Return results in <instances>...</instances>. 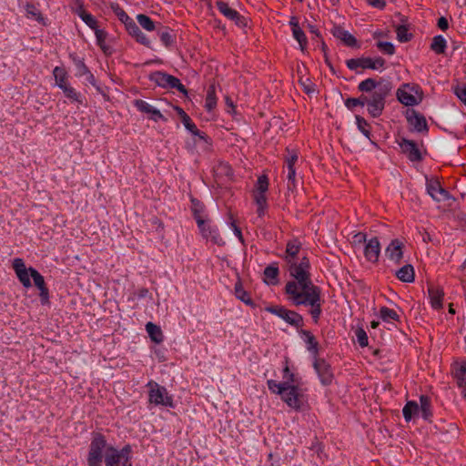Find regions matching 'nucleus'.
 Segmentation results:
<instances>
[{
	"label": "nucleus",
	"mask_w": 466,
	"mask_h": 466,
	"mask_svg": "<svg viewBox=\"0 0 466 466\" xmlns=\"http://www.w3.org/2000/svg\"><path fill=\"white\" fill-rule=\"evenodd\" d=\"M446 40L441 35L434 36L432 39V43L431 45V48L436 54H443L446 48Z\"/></svg>",
	"instance_id": "37"
},
{
	"label": "nucleus",
	"mask_w": 466,
	"mask_h": 466,
	"mask_svg": "<svg viewBox=\"0 0 466 466\" xmlns=\"http://www.w3.org/2000/svg\"><path fill=\"white\" fill-rule=\"evenodd\" d=\"M112 8L116 15L118 17V19L125 25H127L129 21L132 20L118 5H112Z\"/></svg>",
	"instance_id": "45"
},
{
	"label": "nucleus",
	"mask_w": 466,
	"mask_h": 466,
	"mask_svg": "<svg viewBox=\"0 0 466 466\" xmlns=\"http://www.w3.org/2000/svg\"><path fill=\"white\" fill-rule=\"evenodd\" d=\"M288 187L292 189L296 187V170L295 167H287Z\"/></svg>",
	"instance_id": "50"
},
{
	"label": "nucleus",
	"mask_w": 466,
	"mask_h": 466,
	"mask_svg": "<svg viewBox=\"0 0 466 466\" xmlns=\"http://www.w3.org/2000/svg\"><path fill=\"white\" fill-rule=\"evenodd\" d=\"M380 252V242H379L378 238H370L367 242V244L365 246V249H364V254H365L366 258L369 261L376 262L379 259Z\"/></svg>",
	"instance_id": "16"
},
{
	"label": "nucleus",
	"mask_w": 466,
	"mask_h": 466,
	"mask_svg": "<svg viewBox=\"0 0 466 466\" xmlns=\"http://www.w3.org/2000/svg\"><path fill=\"white\" fill-rule=\"evenodd\" d=\"M126 25V28L127 30L128 31V33L135 38L136 35L140 33V29L139 27L137 26V25L133 21V19L131 21H129Z\"/></svg>",
	"instance_id": "53"
},
{
	"label": "nucleus",
	"mask_w": 466,
	"mask_h": 466,
	"mask_svg": "<svg viewBox=\"0 0 466 466\" xmlns=\"http://www.w3.org/2000/svg\"><path fill=\"white\" fill-rule=\"evenodd\" d=\"M401 150L407 154L411 161L419 160L420 158V151L415 143L410 140L403 139L400 144Z\"/></svg>",
	"instance_id": "21"
},
{
	"label": "nucleus",
	"mask_w": 466,
	"mask_h": 466,
	"mask_svg": "<svg viewBox=\"0 0 466 466\" xmlns=\"http://www.w3.org/2000/svg\"><path fill=\"white\" fill-rule=\"evenodd\" d=\"M396 275L403 282L410 283L414 281V269L411 265L403 266L397 271Z\"/></svg>",
	"instance_id": "27"
},
{
	"label": "nucleus",
	"mask_w": 466,
	"mask_h": 466,
	"mask_svg": "<svg viewBox=\"0 0 466 466\" xmlns=\"http://www.w3.org/2000/svg\"><path fill=\"white\" fill-rule=\"evenodd\" d=\"M135 106L139 111L147 114L154 121L164 119V116L159 110L156 109L153 106L144 100H136Z\"/></svg>",
	"instance_id": "17"
},
{
	"label": "nucleus",
	"mask_w": 466,
	"mask_h": 466,
	"mask_svg": "<svg viewBox=\"0 0 466 466\" xmlns=\"http://www.w3.org/2000/svg\"><path fill=\"white\" fill-rule=\"evenodd\" d=\"M402 248V242H400L399 239H393L387 247L385 254L389 259L395 262H400L403 256Z\"/></svg>",
	"instance_id": "15"
},
{
	"label": "nucleus",
	"mask_w": 466,
	"mask_h": 466,
	"mask_svg": "<svg viewBox=\"0 0 466 466\" xmlns=\"http://www.w3.org/2000/svg\"><path fill=\"white\" fill-rule=\"evenodd\" d=\"M366 96H362L360 98H349L346 100L345 105L348 108L352 109L357 106H364L366 105L365 98Z\"/></svg>",
	"instance_id": "49"
},
{
	"label": "nucleus",
	"mask_w": 466,
	"mask_h": 466,
	"mask_svg": "<svg viewBox=\"0 0 466 466\" xmlns=\"http://www.w3.org/2000/svg\"><path fill=\"white\" fill-rule=\"evenodd\" d=\"M309 263L306 258H302L299 265H292L289 268L294 280L289 281L285 289L289 299L294 305H305L311 308L309 313L317 322L321 314L322 300L320 289L309 279Z\"/></svg>",
	"instance_id": "1"
},
{
	"label": "nucleus",
	"mask_w": 466,
	"mask_h": 466,
	"mask_svg": "<svg viewBox=\"0 0 466 466\" xmlns=\"http://www.w3.org/2000/svg\"><path fill=\"white\" fill-rule=\"evenodd\" d=\"M268 189V180L266 176H260L258 179L256 188L253 193L266 194Z\"/></svg>",
	"instance_id": "42"
},
{
	"label": "nucleus",
	"mask_w": 466,
	"mask_h": 466,
	"mask_svg": "<svg viewBox=\"0 0 466 466\" xmlns=\"http://www.w3.org/2000/svg\"><path fill=\"white\" fill-rule=\"evenodd\" d=\"M377 46L381 52L390 56L393 55L395 52V47L390 42L380 41L377 43Z\"/></svg>",
	"instance_id": "47"
},
{
	"label": "nucleus",
	"mask_w": 466,
	"mask_h": 466,
	"mask_svg": "<svg viewBox=\"0 0 466 466\" xmlns=\"http://www.w3.org/2000/svg\"><path fill=\"white\" fill-rule=\"evenodd\" d=\"M161 41L166 45L169 46L172 42L171 35L167 31H163L159 35Z\"/></svg>",
	"instance_id": "60"
},
{
	"label": "nucleus",
	"mask_w": 466,
	"mask_h": 466,
	"mask_svg": "<svg viewBox=\"0 0 466 466\" xmlns=\"http://www.w3.org/2000/svg\"><path fill=\"white\" fill-rule=\"evenodd\" d=\"M398 100L406 106L420 104L423 99V92L416 84H403L397 90Z\"/></svg>",
	"instance_id": "5"
},
{
	"label": "nucleus",
	"mask_w": 466,
	"mask_h": 466,
	"mask_svg": "<svg viewBox=\"0 0 466 466\" xmlns=\"http://www.w3.org/2000/svg\"><path fill=\"white\" fill-rule=\"evenodd\" d=\"M182 122H183L185 127L188 131H190L194 136L198 137V142L202 141L204 143H208V137L199 132V130L197 128L196 125L191 122L189 116H187V117L184 116V119L182 120Z\"/></svg>",
	"instance_id": "28"
},
{
	"label": "nucleus",
	"mask_w": 466,
	"mask_h": 466,
	"mask_svg": "<svg viewBox=\"0 0 466 466\" xmlns=\"http://www.w3.org/2000/svg\"><path fill=\"white\" fill-rule=\"evenodd\" d=\"M391 88V85L389 82H386L372 93L370 98H368L367 96L364 98L368 106V111L372 116L376 117L381 114L384 108L385 97L389 95Z\"/></svg>",
	"instance_id": "4"
},
{
	"label": "nucleus",
	"mask_w": 466,
	"mask_h": 466,
	"mask_svg": "<svg viewBox=\"0 0 466 466\" xmlns=\"http://www.w3.org/2000/svg\"><path fill=\"white\" fill-rule=\"evenodd\" d=\"M53 76L56 80V85L60 89L64 88V86L70 85L68 83V75L65 68L56 66L53 70Z\"/></svg>",
	"instance_id": "24"
},
{
	"label": "nucleus",
	"mask_w": 466,
	"mask_h": 466,
	"mask_svg": "<svg viewBox=\"0 0 466 466\" xmlns=\"http://www.w3.org/2000/svg\"><path fill=\"white\" fill-rule=\"evenodd\" d=\"M298 160V155L295 152H289V156L286 158L287 167H294L295 163Z\"/></svg>",
	"instance_id": "56"
},
{
	"label": "nucleus",
	"mask_w": 466,
	"mask_h": 466,
	"mask_svg": "<svg viewBox=\"0 0 466 466\" xmlns=\"http://www.w3.org/2000/svg\"><path fill=\"white\" fill-rule=\"evenodd\" d=\"M235 292L238 299H239L243 302L247 304L250 302L248 295L240 287L236 286Z\"/></svg>",
	"instance_id": "54"
},
{
	"label": "nucleus",
	"mask_w": 466,
	"mask_h": 466,
	"mask_svg": "<svg viewBox=\"0 0 466 466\" xmlns=\"http://www.w3.org/2000/svg\"><path fill=\"white\" fill-rule=\"evenodd\" d=\"M406 118L409 125L416 131H423L427 129V123L425 117L416 112L414 109H408L406 112Z\"/></svg>",
	"instance_id": "14"
},
{
	"label": "nucleus",
	"mask_w": 466,
	"mask_h": 466,
	"mask_svg": "<svg viewBox=\"0 0 466 466\" xmlns=\"http://www.w3.org/2000/svg\"><path fill=\"white\" fill-rule=\"evenodd\" d=\"M299 245L296 240L290 241L288 243L285 258H286L288 264L289 265V268L292 265H299V263L295 262V258H296L297 254L299 253Z\"/></svg>",
	"instance_id": "23"
},
{
	"label": "nucleus",
	"mask_w": 466,
	"mask_h": 466,
	"mask_svg": "<svg viewBox=\"0 0 466 466\" xmlns=\"http://www.w3.org/2000/svg\"><path fill=\"white\" fill-rule=\"evenodd\" d=\"M369 4L376 8L382 9L386 3L384 0H368Z\"/></svg>",
	"instance_id": "63"
},
{
	"label": "nucleus",
	"mask_w": 466,
	"mask_h": 466,
	"mask_svg": "<svg viewBox=\"0 0 466 466\" xmlns=\"http://www.w3.org/2000/svg\"><path fill=\"white\" fill-rule=\"evenodd\" d=\"M146 330L148 333L150 339L156 343H161L164 339V336L160 327L157 325L148 322L146 325Z\"/></svg>",
	"instance_id": "26"
},
{
	"label": "nucleus",
	"mask_w": 466,
	"mask_h": 466,
	"mask_svg": "<svg viewBox=\"0 0 466 466\" xmlns=\"http://www.w3.org/2000/svg\"><path fill=\"white\" fill-rule=\"evenodd\" d=\"M135 39H136L138 43H140V44H142V45H144V46H147V47H151V42H150V40L147 37V35H146L142 31H140V33H138V34L136 35Z\"/></svg>",
	"instance_id": "55"
},
{
	"label": "nucleus",
	"mask_w": 466,
	"mask_h": 466,
	"mask_svg": "<svg viewBox=\"0 0 466 466\" xmlns=\"http://www.w3.org/2000/svg\"><path fill=\"white\" fill-rule=\"evenodd\" d=\"M304 340L307 344V349L313 352L314 355L318 353V342L314 336L309 331H303Z\"/></svg>",
	"instance_id": "40"
},
{
	"label": "nucleus",
	"mask_w": 466,
	"mask_h": 466,
	"mask_svg": "<svg viewBox=\"0 0 466 466\" xmlns=\"http://www.w3.org/2000/svg\"><path fill=\"white\" fill-rule=\"evenodd\" d=\"M26 17L29 19H34L39 23L44 24V17L42 16L40 11L33 5H26Z\"/></svg>",
	"instance_id": "39"
},
{
	"label": "nucleus",
	"mask_w": 466,
	"mask_h": 466,
	"mask_svg": "<svg viewBox=\"0 0 466 466\" xmlns=\"http://www.w3.org/2000/svg\"><path fill=\"white\" fill-rule=\"evenodd\" d=\"M385 65V60L381 57H362L357 59H350L347 61V66L350 69L355 70L359 67L366 69H373V70H381L383 69Z\"/></svg>",
	"instance_id": "10"
},
{
	"label": "nucleus",
	"mask_w": 466,
	"mask_h": 466,
	"mask_svg": "<svg viewBox=\"0 0 466 466\" xmlns=\"http://www.w3.org/2000/svg\"><path fill=\"white\" fill-rule=\"evenodd\" d=\"M14 270L25 288H30L32 283L30 278L33 279L36 288L40 290V297L43 303L48 301V289L46 287L43 276L33 268H26L22 258H15L13 261Z\"/></svg>",
	"instance_id": "3"
},
{
	"label": "nucleus",
	"mask_w": 466,
	"mask_h": 466,
	"mask_svg": "<svg viewBox=\"0 0 466 466\" xmlns=\"http://www.w3.org/2000/svg\"><path fill=\"white\" fill-rule=\"evenodd\" d=\"M355 333H356V337H357L359 344L361 347H366L368 345V336H367L366 331L363 329L359 328V329H357Z\"/></svg>",
	"instance_id": "52"
},
{
	"label": "nucleus",
	"mask_w": 466,
	"mask_h": 466,
	"mask_svg": "<svg viewBox=\"0 0 466 466\" xmlns=\"http://www.w3.org/2000/svg\"><path fill=\"white\" fill-rule=\"evenodd\" d=\"M231 228L233 229L234 234L236 237L240 240L243 241L242 233L240 228L235 224V222H231Z\"/></svg>",
	"instance_id": "64"
},
{
	"label": "nucleus",
	"mask_w": 466,
	"mask_h": 466,
	"mask_svg": "<svg viewBox=\"0 0 466 466\" xmlns=\"http://www.w3.org/2000/svg\"><path fill=\"white\" fill-rule=\"evenodd\" d=\"M197 223L200 229L202 236L206 238H208V226H211L208 220H207L204 216L197 217Z\"/></svg>",
	"instance_id": "41"
},
{
	"label": "nucleus",
	"mask_w": 466,
	"mask_h": 466,
	"mask_svg": "<svg viewBox=\"0 0 466 466\" xmlns=\"http://www.w3.org/2000/svg\"><path fill=\"white\" fill-rule=\"evenodd\" d=\"M192 203H193L192 209H193V212H194V217L197 219L198 216H203L202 213L204 211V208H203V206L200 203H198V202H197L195 200H192Z\"/></svg>",
	"instance_id": "57"
},
{
	"label": "nucleus",
	"mask_w": 466,
	"mask_h": 466,
	"mask_svg": "<svg viewBox=\"0 0 466 466\" xmlns=\"http://www.w3.org/2000/svg\"><path fill=\"white\" fill-rule=\"evenodd\" d=\"M76 67H77V69H78V71H79V73H80L81 75H84V74L88 73V69H87V67L86 66V65H85V63L83 62V60H80V59L76 60Z\"/></svg>",
	"instance_id": "61"
},
{
	"label": "nucleus",
	"mask_w": 466,
	"mask_h": 466,
	"mask_svg": "<svg viewBox=\"0 0 466 466\" xmlns=\"http://www.w3.org/2000/svg\"><path fill=\"white\" fill-rule=\"evenodd\" d=\"M106 440L102 435L94 437L88 452V466H100L102 461V453L106 451Z\"/></svg>",
	"instance_id": "8"
},
{
	"label": "nucleus",
	"mask_w": 466,
	"mask_h": 466,
	"mask_svg": "<svg viewBox=\"0 0 466 466\" xmlns=\"http://www.w3.org/2000/svg\"><path fill=\"white\" fill-rule=\"evenodd\" d=\"M420 404L419 406V412H421V416L424 420H429L431 416L430 399L425 395H421L420 398Z\"/></svg>",
	"instance_id": "29"
},
{
	"label": "nucleus",
	"mask_w": 466,
	"mask_h": 466,
	"mask_svg": "<svg viewBox=\"0 0 466 466\" xmlns=\"http://www.w3.org/2000/svg\"><path fill=\"white\" fill-rule=\"evenodd\" d=\"M279 268L276 264H271L264 269V280L268 285H276L279 282Z\"/></svg>",
	"instance_id": "25"
},
{
	"label": "nucleus",
	"mask_w": 466,
	"mask_h": 466,
	"mask_svg": "<svg viewBox=\"0 0 466 466\" xmlns=\"http://www.w3.org/2000/svg\"><path fill=\"white\" fill-rule=\"evenodd\" d=\"M427 191L429 195L436 201H444L449 198V193L443 187H441L438 180H427Z\"/></svg>",
	"instance_id": "12"
},
{
	"label": "nucleus",
	"mask_w": 466,
	"mask_h": 466,
	"mask_svg": "<svg viewBox=\"0 0 466 466\" xmlns=\"http://www.w3.org/2000/svg\"><path fill=\"white\" fill-rule=\"evenodd\" d=\"M215 175L220 178L223 177L231 178L233 171L228 163H219L215 168Z\"/></svg>",
	"instance_id": "35"
},
{
	"label": "nucleus",
	"mask_w": 466,
	"mask_h": 466,
	"mask_svg": "<svg viewBox=\"0 0 466 466\" xmlns=\"http://www.w3.org/2000/svg\"><path fill=\"white\" fill-rule=\"evenodd\" d=\"M380 317L385 322L399 321V314L391 309L382 307L380 309Z\"/></svg>",
	"instance_id": "31"
},
{
	"label": "nucleus",
	"mask_w": 466,
	"mask_h": 466,
	"mask_svg": "<svg viewBox=\"0 0 466 466\" xmlns=\"http://www.w3.org/2000/svg\"><path fill=\"white\" fill-rule=\"evenodd\" d=\"M453 375L460 387L466 384V360L457 361L453 365Z\"/></svg>",
	"instance_id": "22"
},
{
	"label": "nucleus",
	"mask_w": 466,
	"mask_h": 466,
	"mask_svg": "<svg viewBox=\"0 0 466 466\" xmlns=\"http://www.w3.org/2000/svg\"><path fill=\"white\" fill-rule=\"evenodd\" d=\"M428 292L431 307L436 309H441L442 307V299L444 296L442 289L431 285L428 289Z\"/></svg>",
	"instance_id": "19"
},
{
	"label": "nucleus",
	"mask_w": 466,
	"mask_h": 466,
	"mask_svg": "<svg viewBox=\"0 0 466 466\" xmlns=\"http://www.w3.org/2000/svg\"><path fill=\"white\" fill-rule=\"evenodd\" d=\"M137 20L145 30L149 32L155 30V24L149 16L139 14L137 15Z\"/></svg>",
	"instance_id": "38"
},
{
	"label": "nucleus",
	"mask_w": 466,
	"mask_h": 466,
	"mask_svg": "<svg viewBox=\"0 0 466 466\" xmlns=\"http://www.w3.org/2000/svg\"><path fill=\"white\" fill-rule=\"evenodd\" d=\"M147 386L149 389L148 400L151 404L173 407L172 398L166 388L154 381H149Z\"/></svg>",
	"instance_id": "6"
},
{
	"label": "nucleus",
	"mask_w": 466,
	"mask_h": 466,
	"mask_svg": "<svg viewBox=\"0 0 466 466\" xmlns=\"http://www.w3.org/2000/svg\"><path fill=\"white\" fill-rule=\"evenodd\" d=\"M292 35L294 38L299 42L301 50H304L307 46V37L301 28L292 30Z\"/></svg>",
	"instance_id": "43"
},
{
	"label": "nucleus",
	"mask_w": 466,
	"mask_h": 466,
	"mask_svg": "<svg viewBox=\"0 0 466 466\" xmlns=\"http://www.w3.org/2000/svg\"><path fill=\"white\" fill-rule=\"evenodd\" d=\"M217 6L220 13H222L227 18L234 21L239 26H245L247 22L236 10L228 6V5L223 1H218Z\"/></svg>",
	"instance_id": "13"
},
{
	"label": "nucleus",
	"mask_w": 466,
	"mask_h": 466,
	"mask_svg": "<svg viewBox=\"0 0 466 466\" xmlns=\"http://www.w3.org/2000/svg\"><path fill=\"white\" fill-rule=\"evenodd\" d=\"M386 82H380L376 83L374 79L368 78L364 81H361L359 85V89L362 92H370L373 90L376 91V89L380 86L382 84H385Z\"/></svg>",
	"instance_id": "33"
},
{
	"label": "nucleus",
	"mask_w": 466,
	"mask_h": 466,
	"mask_svg": "<svg viewBox=\"0 0 466 466\" xmlns=\"http://www.w3.org/2000/svg\"><path fill=\"white\" fill-rule=\"evenodd\" d=\"M268 311L297 328L301 327L303 324V318L299 313L287 309L283 307H273L268 309Z\"/></svg>",
	"instance_id": "11"
},
{
	"label": "nucleus",
	"mask_w": 466,
	"mask_h": 466,
	"mask_svg": "<svg viewBox=\"0 0 466 466\" xmlns=\"http://www.w3.org/2000/svg\"><path fill=\"white\" fill-rule=\"evenodd\" d=\"M65 96L69 99L71 103L82 104V97L79 93H77L74 87L70 85L64 86L62 88Z\"/></svg>",
	"instance_id": "34"
},
{
	"label": "nucleus",
	"mask_w": 466,
	"mask_h": 466,
	"mask_svg": "<svg viewBox=\"0 0 466 466\" xmlns=\"http://www.w3.org/2000/svg\"><path fill=\"white\" fill-rule=\"evenodd\" d=\"M333 35L343 42L348 46H355L357 44L356 38L348 31L339 26L332 29Z\"/></svg>",
	"instance_id": "20"
},
{
	"label": "nucleus",
	"mask_w": 466,
	"mask_h": 466,
	"mask_svg": "<svg viewBox=\"0 0 466 466\" xmlns=\"http://www.w3.org/2000/svg\"><path fill=\"white\" fill-rule=\"evenodd\" d=\"M150 80L159 86L165 88H176L183 94L187 93L186 87L180 83L178 78L164 72L157 71L152 73L150 75Z\"/></svg>",
	"instance_id": "7"
},
{
	"label": "nucleus",
	"mask_w": 466,
	"mask_h": 466,
	"mask_svg": "<svg viewBox=\"0 0 466 466\" xmlns=\"http://www.w3.org/2000/svg\"><path fill=\"white\" fill-rule=\"evenodd\" d=\"M80 17L82 18V20L91 28L93 29H96V20L95 19V17L90 15V14H87L86 12H82L80 14Z\"/></svg>",
	"instance_id": "51"
},
{
	"label": "nucleus",
	"mask_w": 466,
	"mask_h": 466,
	"mask_svg": "<svg viewBox=\"0 0 466 466\" xmlns=\"http://www.w3.org/2000/svg\"><path fill=\"white\" fill-rule=\"evenodd\" d=\"M95 35H96V41H97V44L99 45V46L104 50V52H106V33L102 30V29H99V28H96L95 29Z\"/></svg>",
	"instance_id": "46"
},
{
	"label": "nucleus",
	"mask_w": 466,
	"mask_h": 466,
	"mask_svg": "<svg viewBox=\"0 0 466 466\" xmlns=\"http://www.w3.org/2000/svg\"><path fill=\"white\" fill-rule=\"evenodd\" d=\"M314 368L323 384L328 385L331 382L332 373L330 372L329 366L324 360H316L314 362Z\"/></svg>",
	"instance_id": "18"
},
{
	"label": "nucleus",
	"mask_w": 466,
	"mask_h": 466,
	"mask_svg": "<svg viewBox=\"0 0 466 466\" xmlns=\"http://www.w3.org/2000/svg\"><path fill=\"white\" fill-rule=\"evenodd\" d=\"M300 84L303 86L304 90L308 93H313L315 92V88L313 87L312 84L309 82V79L303 80L302 77L299 80Z\"/></svg>",
	"instance_id": "58"
},
{
	"label": "nucleus",
	"mask_w": 466,
	"mask_h": 466,
	"mask_svg": "<svg viewBox=\"0 0 466 466\" xmlns=\"http://www.w3.org/2000/svg\"><path fill=\"white\" fill-rule=\"evenodd\" d=\"M283 382H278L273 380H268V387L272 393L280 396L281 400L291 409L301 410L307 402V398L302 389L296 382L294 374L289 371L288 366L284 368Z\"/></svg>",
	"instance_id": "2"
},
{
	"label": "nucleus",
	"mask_w": 466,
	"mask_h": 466,
	"mask_svg": "<svg viewBox=\"0 0 466 466\" xmlns=\"http://www.w3.org/2000/svg\"><path fill=\"white\" fill-rule=\"evenodd\" d=\"M457 96L466 105V86L458 88L456 90Z\"/></svg>",
	"instance_id": "62"
},
{
	"label": "nucleus",
	"mask_w": 466,
	"mask_h": 466,
	"mask_svg": "<svg viewBox=\"0 0 466 466\" xmlns=\"http://www.w3.org/2000/svg\"><path fill=\"white\" fill-rule=\"evenodd\" d=\"M130 446L127 445L121 451L109 446L105 451V463L106 466H118L120 463L122 466L126 460H130Z\"/></svg>",
	"instance_id": "9"
},
{
	"label": "nucleus",
	"mask_w": 466,
	"mask_h": 466,
	"mask_svg": "<svg viewBox=\"0 0 466 466\" xmlns=\"http://www.w3.org/2000/svg\"><path fill=\"white\" fill-rule=\"evenodd\" d=\"M254 200L258 206L257 213L259 217L264 216L267 208V198L266 194L253 193Z\"/></svg>",
	"instance_id": "32"
},
{
	"label": "nucleus",
	"mask_w": 466,
	"mask_h": 466,
	"mask_svg": "<svg viewBox=\"0 0 466 466\" xmlns=\"http://www.w3.org/2000/svg\"><path fill=\"white\" fill-rule=\"evenodd\" d=\"M404 419L409 421L416 414L419 413V405L415 401H408L404 406L403 410Z\"/></svg>",
	"instance_id": "30"
},
{
	"label": "nucleus",
	"mask_w": 466,
	"mask_h": 466,
	"mask_svg": "<svg viewBox=\"0 0 466 466\" xmlns=\"http://www.w3.org/2000/svg\"><path fill=\"white\" fill-rule=\"evenodd\" d=\"M397 33V38L400 42H407L410 40V35L408 33V29L403 26L400 25L396 29Z\"/></svg>",
	"instance_id": "48"
},
{
	"label": "nucleus",
	"mask_w": 466,
	"mask_h": 466,
	"mask_svg": "<svg viewBox=\"0 0 466 466\" xmlns=\"http://www.w3.org/2000/svg\"><path fill=\"white\" fill-rule=\"evenodd\" d=\"M208 238L217 245H224L225 241L218 232V229L212 226H208Z\"/></svg>",
	"instance_id": "44"
},
{
	"label": "nucleus",
	"mask_w": 466,
	"mask_h": 466,
	"mask_svg": "<svg viewBox=\"0 0 466 466\" xmlns=\"http://www.w3.org/2000/svg\"><path fill=\"white\" fill-rule=\"evenodd\" d=\"M217 106V96L214 86H210L207 92L205 106L208 111L213 110Z\"/></svg>",
	"instance_id": "36"
},
{
	"label": "nucleus",
	"mask_w": 466,
	"mask_h": 466,
	"mask_svg": "<svg viewBox=\"0 0 466 466\" xmlns=\"http://www.w3.org/2000/svg\"><path fill=\"white\" fill-rule=\"evenodd\" d=\"M357 123H358V127L360 129V131L363 134H365V136L368 137L369 136V130L366 129V127L368 126L367 122L362 117L357 116Z\"/></svg>",
	"instance_id": "59"
}]
</instances>
